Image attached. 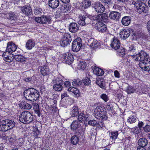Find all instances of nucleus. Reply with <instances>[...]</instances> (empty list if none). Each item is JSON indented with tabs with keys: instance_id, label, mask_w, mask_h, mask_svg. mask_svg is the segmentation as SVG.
<instances>
[{
	"instance_id": "obj_11",
	"label": "nucleus",
	"mask_w": 150,
	"mask_h": 150,
	"mask_svg": "<svg viewBox=\"0 0 150 150\" xmlns=\"http://www.w3.org/2000/svg\"><path fill=\"white\" fill-rule=\"evenodd\" d=\"M51 19L50 16L43 15L40 17H36L35 18V20L38 23L45 24L47 22H50Z\"/></svg>"
},
{
	"instance_id": "obj_14",
	"label": "nucleus",
	"mask_w": 150,
	"mask_h": 150,
	"mask_svg": "<svg viewBox=\"0 0 150 150\" xmlns=\"http://www.w3.org/2000/svg\"><path fill=\"white\" fill-rule=\"evenodd\" d=\"M21 12L27 16H31L32 12L31 8L30 6H26L20 7Z\"/></svg>"
},
{
	"instance_id": "obj_36",
	"label": "nucleus",
	"mask_w": 150,
	"mask_h": 150,
	"mask_svg": "<svg viewBox=\"0 0 150 150\" xmlns=\"http://www.w3.org/2000/svg\"><path fill=\"white\" fill-rule=\"evenodd\" d=\"M79 141V137L76 135L73 136L71 138V143L73 145L76 144Z\"/></svg>"
},
{
	"instance_id": "obj_17",
	"label": "nucleus",
	"mask_w": 150,
	"mask_h": 150,
	"mask_svg": "<svg viewBox=\"0 0 150 150\" xmlns=\"http://www.w3.org/2000/svg\"><path fill=\"white\" fill-rule=\"evenodd\" d=\"M120 45L119 40L116 38H114L110 44L112 47L115 50L118 49Z\"/></svg>"
},
{
	"instance_id": "obj_21",
	"label": "nucleus",
	"mask_w": 150,
	"mask_h": 150,
	"mask_svg": "<svg viewBox=\"0 0 150 150\" xmlns=\"http://www.w3.org/2000/svg\"><path fill=\"white\" fill-rule=\"evenodd\" d=\"M49 6L52 8H56L59 5V0H49Z\"/></svg>"
},
{
	"instance_id": "obj_13",
	"label": "nucleus",
	"mask_w": 150,
	"mask_h": 150,
	"mask_svg": "<svg viewBox=\"0 0 150 150\" xmlns=\"http://www.w3.org/2000/svg\"><path fill=\"white\" fill-rule=\"evenodd\" d=\"M95 10L98 13H102L105 10L104 6L99 2H95L92 4Z\"/></svg>"
},
{
	"instance_id": "obj_53",
	"label": "nucleus",
	"mask_w": 150,
	"mask_h": 150,
	"mask_svg": "<svg viewBox=\"0 0 150 150\" xmlns=\"http://www.w3.org/2000/svg\"><path fill=\"white\" fill-rule=\"evenodd\" d=\"M144 131L146 132H150V125H146L144 128Z\"/></svg>"
},
{
	"instance_id": "obj_48",
	"label": "nucleus",
	"mask_w": 150,
	"mask_h": 150,
	"mask_svg": "<svg viewBox=\"0 0 150 150\" xmlns=\"http://www.w3.org/2000/svg\"><path fill=\"white\" fill-rule=\"evenodd\" d=\"M112 104L113 103L111 102L108 103H107L106 108L108 111H110L112 110Z\"/></svg>"
},
{
	"instance_id": "obj_4",
	"label": "nucleus",
	"mask_w": 150,
	"mask_h": 150,
	"mask_svg": "<svg viewBox=\"0 0 150 150\" xmlns=\"http://www.w3.org/2000/svg\"><path fill=\"white\" fill-rule=\"evenodd\" d=\"M132 7L139 14L146 13L148 11V7L143 2L139 0L133 1L132 2Z\"/></svg>"
},
{
	"instance_id": "obj_24",
	"label": "nucleus",
	"mask_w": 150,
	"mask_h": 150,
	"mask_svg": "<svg viewBox=\"0 0 150 150\" xmlns=\"http://www.w3.org/2000/svg\"><path fill=\"white\" fill-rule=\"evenodd\" d=\"M93 71L94 74L98 76H102L104 73L102 69L96 67L93 68Z\"/></svg>"
},
{
	"instance_id": "obj_43",
	"label": "nucleus",
	"mask_w": 150,
	"mask_h": 150,
	"mask_svg": "<svg viewBox=\"0 0 150 150\" xmlns=\"http://www.w3.org/2000/svg\"><path fill=\"white\" fill-rule=\"evenodd\" d=\"M91 5V2L89 0H85L83 2V7L86 8L89 7Z\"/></svg>"
},
{
	"instance_id": "obj_37",
	"label": "nucleus",
	"mask_w": 150,
	"mask_h": 150,
	"mask_svg": "<svg viewBox=\"0 0 150 150\" xmlns=\"http://www.w3.org/2000/svg\"><path fill=\"white\" fill-rule=\"evenodd\" d=\"M105 82L103 78H99L96 81V84L101 88L104 87Z\"/></svg>"
},
{
	"instance_id": "obj_55",
	"label": "nucleus",
	"mask_w": 150,
	"mask_h": 150,
	"mask_svg": "<svg viewBox=\"0 0 150 150\" xmlns=\"http://www.w3.org/2000/svg\"><path fill=\"white\" fill-rule=\"evenodd\" d=\"M112 0H100L102 2L108 4L112 2Z\"/></svg>"
},
{
	"instance_id": "obj_41",
	"label": "nucleus",
	"mask_w": 150,
	"mask_h": 150,
	"mask_svg": "<svg viewBox=\"0 0 150 150\" xmlns=\"http://www.w3.org/2000/svg\"><path fill=\"white\" fill-rule=\"evenodd\" d=\"M68 91L73 93L75 95H76L79 94V91L76 88L74 87H70L68 88Z\"/></svg>"
},
{
	"instance_id": "obj_18",
	"label": "nucleus",
	"mask_w": 150,
	"mask_h": 150,
	"mask_svg": "<svg viewBox=\"0 0 150 150\" xmlns=\"http://www.w3.org/2000/svg\"><path fill=\"white\" fill-rule=\"evenodd\" d=\"M120 16V13L117 11L111 12L109 15V17L111 19L116 21H118Z\"/></svg>"
},
{
	"instance_id": "obj_49",
	"label": "nucleus",
	"mask_w": 150,
	"mask_h": 150,
	"mask_svg": "<svg viewBox=\"0 0 150 150\" xmlns=\"http://www.w3.org/2000/svg\"><path fill=\"white\" fill-rule=\"evenodd\" d=\"M100 14L98 15V16H92L91 19L92 20H93L94 21H100Z\"/></svg>"
},
{
	"instance_id": "obj_20",
	"label": "nucleus",
	"mask_w": 150,
	"mask_h": 150,
	"mask_svg": "<svg viewBox=\"0 0 150 150\" xmlns=\"http://www.w3.org/2000/svg\"><path fill=\"white\" fill-rule=\"evenodd\" d=\"M69 29L70 32L72 33H76L79 29V25L76 23H71L69 25Z\"/></svg>"
},
{
	"instance_id": "obj_1",
	"label": "nucleus",
	"mask_w": 150,
	"mask_h": 150,
	"mask_svg": "<svg viewBox=\"0 0 150 150\" xmlns=\"http://www.w3.org/2000/svg\"><path fill=\"white\" fill-rule=\"evenodd\" d=\"M132 55L133 59L136 61H139V65L142 69L145 71H150V61L149 56L145 52L141 51L138 54V52Z\"/></svg>"
},
{
	"instance_id": "obj_19",
	"label": "nucleus",
	"mask_w": 150,
	"mask_h": 150,
	"mask_svg": "<svg viewBox=\"0 0 150 150\" xmlns=\"http://www.w3.org/2000/svg\"><path fill=\"white\" fill-rule=\"evenodd\" d=\"M7 44L6 51L8 52H12L16 50L17 47L12 42H9Z\"/></svg>"
},
{
	"instance_id": "obj_7",
	"label": "nucleus",
	"mask_w": 150,
	"mask_h": 150,
	"mask_svg": "<svg viewBox=\"0 0 150 150\" xmlns=\"http://www.w3.org/2000/svg\"><path fill=\"white\" fill-rule=\"evenodd\" d=\"M95 28L98 31L104 34H108L109 33L106 26L101 21L98 22L95 25Z\"/></svg>"
},
{
	"instance_id": "obj_60",
	"label": "nucleus",
	"mask_w": 150,
	"mask_h": 150,
	"mask_svg": "<svg viewBox=\"0 0 150 150\" xmlns=\"http://www.w3.org/2000/svg\"><path fill=\"white\" fill-rule=\"evenodd\" d=\"M114 75L116 77L118 78L119 77V74L117 71H115L114 72Z\"/></svg>"
},
{
	"instance_id": "obj_15",
	"label": "nucleus",
	"mask_w": 150,
	"mask_h": 150,
	"mask_svg": "<svg viewBox=\"0 0 150 150\" xmlns=\"http://www.w3.org/2000/svg\"><path fill=\"white\" fill-rule=\"evenodd\" d=\"M88 44L91 48L94 49L100 47V45L99 42L93 38L90 39L88 40Z\"/></svg>"
},
{
	"instance_id": "obj_46",
	"label": "nucleus",
	"mask_w": 150,
	"mask_h": 150,
	"mask_svg": "<svg viewBox=\"0 0 150 150\" xmlns=\"http://www.w3.org/2000/svg\"><path fill=\"white\" fill-rule=\"evenodd\" d=\"M42 10L40 8H36L34 11V14L35 15H38L42 14Z\"/></svg>"
},
{
	"instance_id": "obj_31",
	"label": "nucleus",
	"mask_w": 150,
	"mask_h": 150,
	"mask_svg": "<svg viewBox=\"0 0 150 150\" xmlns=\"http://www.w3.org/2000/svg\"><path fill=\"white\" fill-rule=\"evenodd\" d=\"M14 58L16 61L21 62H25L26 61L27 58L21 55H17L14 56Z\"/></svg>"
},
{
	"instance_id": "obj_57",
	"label": "nucleus",
	"mask_w": 150,
	"mask_h": 150,
	"mask_svg": "<svg viewBox=\"0 0 150 150\" xmlns=\"http://www.w3.org/2000/svg\"><path fill=\"white\" fill-rule=\"evenodd\" d=\"M132 122L134 123L137 121V117L134 115H132Z\"/></svg>"
},
{
	"instance_id": "obj_25",
	"label": "nucleus",
	"mask_w": 150,
	"mask_h": 150,
	"mask_svg": "<svg viewBox=\"0 0 150 150\" xmlns=\"http://www.w3.org/2000/svg\"><path fill=\"white\" fill-rule=\"evenodd\" d=\"M79 112V110L77 106H74L71 109L70 114L72 117L77 116Z\"/></svg>"
},
{
	"instance_id": "obj_42",
	"label": "nucleus",
	"mask_w": 150,
	"mask_h": 150,
	"mask_svg": "<svg viewBox=\"0 0 150 150\" xmlns=\"http://www.w3.org/2000/svg\"><path fill=\"white\" fill-rule=\"evenodd\" d=\"M22 105L23 106V108L25 109H30L32 107L31 104L25 102H24L22 103Z\"/></svg>"
},
{
	"instance_id": "obj_44",
	"label": "nucleus",
	"mask_w": 150,
	"mask_h": 150,
	"mask_svg": "<svg viewBox=\"0 0 150 150\" xmlns=\"http://www.w3.org/2000/svg\"><path fill=\"white\" fill-rule=\"evenodd\" d=\"M79 66L80 68L84 70L86 66V62L83 61L79 62Z\"/></svg>"
},
{
	"instance_id": "obj_47",
	"label": "nucleus",
	"mask_w": 150,
	"mask_h": 150,
	"mask_svg": "<svg viewBox=\"0 0 150 150\" xmlns=\"http://www.w3.org/2000/svg\"><path fill=\"white\" fill-rule=\"evenodd\" d=\"M88 124L93 126H96L97 124V121L94 120H90L88 121Z\"/></svg>"
},
{
	"instance_id": "obj_62",
	"label": "nucleus",
	"mask_w": 150,
	"mask_h": 150,
	"mask_svg": "<svg viewBox=\"0 0 150 150\" xmlns=\"http://www.w3.org/2000/svg\"><path fill=\"white\" fill-rule=\"evenodd\" d=\"M147 27L149 31H150V21L147 23Z\"/></svg>"
},
{
	"instance_id": "obj_38",
	"label": "nucleus",
	"mask_w": 150,
	"mask_h": 150,
	"mask_svg": "<svg viewBox=\"0 0 150 150\" xmlns=\"http://www.w3.org/2000/svg\"><path fill=\"white\" fill-rule=\"evenodd\" d=\"M118 135V132L117 131H114L111 132L110 133V139L112 140H115L117 138Z\"/></svg>"
},
{
	"instance_id": "obj_40",
	"label": "nucleus",
	"mask_w": 150,
	"mask_h": 150,
	"mask_svg": "<svg viewBox=\"0 0 150 150\" xmlns=\"http://www.w3.org/2000/svg\"><path fill=\"white\" fill-rule=\"evenodd\" d=\"M117 51V53L120 55L122 57H123L125 54V49L122 47L118 48Z\"/></svg>"
},
{
	"instance_id": "obj_16",
	"label": "nucleus",
	"mask_w": 150,
	"mask_h": 150,
	"mask_svg": "<svg viewBox=\"0 0 150 150\" xmlns=\"http://www.w3.org/2000/svg\"><path fill=\"white\" fill-rule=\"evenodd\" d=\"M130 31L126 29H122L120 33V38L124 40L126 39L130 35Z\"/></svg>"
},
{
	"instance_id": "obj_51",
	"label": "nucleus",
	"mask_w": 150,
	"mask_h": 150,
	"mask_svg": "<svg viewBox=\"0 0 150 150\" xmlns=\"http://www.w3.org/2000/svg\"><path fill=\"white\" fill-rule=\"evenodd\" d=\"M101 98L105 102H106L109 100V98L108 96L105 94H103L100 96Z\"/></svg>"
},
{
	"instance_id": "obj_2",
	"label": "nucleus",
	"mask_w": 150,
	"mask_h": 150,
	"mask_svg": "<svg viewBox=\"0 0 150 150\" xmlns=\"http://www.w3.org/2000/svg\"><path fill=\"white\" fill-rule=\"evenodd\" d=\"M23 94L26 99L30 101L36 100L39 96L38 91L33 88H30L25 90Z\"/></svg>"
},
{
	"instance_id": "obj_34",
	"label": "nucleus",
	"mask_w": 150,
	"mask_h": 150,
	"mask_svg": "<svg viewBox=\"0 0 150 150\" xmlns=\"http://www.w3.org/2000/svg\"><path fill=\"white\" fill-rule=\"evenodd\" d=\"M78 119L81 122L83 121H88L87 119L88 117L87 116L85 115L83 113L81 112L78 114Z\"/></svg>"
},
{
	"instance_id": "obj_28",
	"label": "nucleus",
	"mask_w": 150,
	"mask_h": 150,
	"mask_svg": "<svg viewBox=\"0 0 150 150\" xmlns=\"http://www.w3.org/2000/svg\"><path fill=\"white\" fill-rule=\"evenodd\" d=\"M148 143L147 140L144 138L140 139L138 142V144L141 147H144L146 146Z\"/></svg>"
},
{
	"instance_id": "obj_27",
	"label": "nucleus",
	"mask_w": 150,
	"mask_h": 150,
	"mask_svg": "<svg viewBox=\"0 0 150 150\" xmlns=\"http://www.w3.org/2000/svg\"><path fill=\"white\" fill-rule=\"evenodd\" d=\"M121 22L123 25H128L131 22V17L128 16L124 17L122 19Z\"/></svg>"
},
{
	"instance_id": "obj_52",
	"label": "nucleus",
	"mask_w": 150,
	"mask_h": 150,
	"mask_svg": "<svg viewBox=\"0 0 150 150\" xmlns=\"http://www.w3.org/2000/svg\"><path fill=\"white\" fill-rule=\"evenodd\" d=\"M72 84L74 86H76L80 85L81 83L78 79V80H74V81L72 82Z\"/></svg>"
},
{
	"instance_id": "obj_61",
	"label": "nucleus",
	"mask_w": 150,
	"mask_h": 150,
	"mask_svg": "<svg viewBox=\"0 0 150 150\" xmlns=\"http://www.w3.org/2000/svg\"><path fill=\"white\" fill-rule=\"evenodd\" d=\"M67 96V95L66 93H64L63 94H62L61 95V98L63 99L65 97Z\"/></svg>"
},
{
	"instance_id": "obj_63",
	"label": "nucleus",
	"mask_w": 150,
	"mask_h": 150,
	"mask_svg": "<svg viewBox=\"0 0 150 150\" xmlns=\"http://www.w3.org/2000/svg\"><path fill=\"white\" fill-rule=\"evenodd\" d=\"M143 125H144V123H143V122H139V123L138 124V125L139 126L138 127H139L140 128L141 127H142L143 126Z\"/></svg>"
},
{
	"instance_id": "obj_10",
	"label": "nucleus",
	"mask_w": 150,
	"mask_h": 150,
	"mask_svg": "<svg viewBox=\"0 0 150 150\" xmlns=\"http://www.w3.org/2000/svg\"><path fill=\"white\" fill-rule=\"evenodd\" d=\"M53 89L55 91H60L63 88L62 85L63 83V81L60 79H58L56 80H53L52 81Z\"/></svg>"
},
{
	"instance_id": "obj_58",
	"label": "nucleus",
	"mask_w": 150,
	"mask_h": 150,
	"mask_svg": "<svg viewBox=\"0 0 150 150\" xmlns=\"http://www.w3.org/2000/svg\"><path fill=\"white\" fill-rule=\"evenodd\" d=\"M32 80V78L30 77L25 78L24 80L27 82H30Z\"/></svg>"
},
{
	"instance_id": "obj_6",
	"label": "nucleus",
	"mask_w": 150,
	"mask_h": 150,
	"mask_svg": "<svg viewBox=\"0 0 150 150\" xmlns=\"http://www.w3.org/2000/svg\"><path fill=\"white\" fill-rule=\"evenodd\" d=\"M0 131L6 132L12 129L15 125V123L9 120H3L0 121Z\"/></svg>"
},
{
	"instance_id": "obj_33",
	"label": "nucleus",
	"mask_w": 150,
	"mask_h": 150,
	"mask_svg": "<svg viewBox=\"0 0 150 150\" xmlns=\"http://www.w3.org/2000/svg\"><path fill=\"white\" fill-rule=\"evenodd\" d=\"M8 18L11 20H15L18 16V14L10 12L7 14Z\"/></svg>"
},
{
	"instance_id": "obj_30",
	"label": "nucleus",
	"mask_w": 150,
	"mask_h": 150,
	"mask_svg": "<svg viewBox=\"0 0 150 150\" xmlns=\"http://www.w3.org/2000/svg\"><path fill=\"white\" fill-rule=\"evenodd\" d=\"M6 53H4L3 54V57L4 58V60L8 62H10L13 60V59L14 58L13 55L12 54H10L9 56H6L5 54Z\"/></svg>"
},
{
	"instance_id": "obj_9",
	"label": "nucleus",
	"mask_w": 150,
	"mask_h": 150,
	"mask_svg": "<svg viewBox=\"0 0 150 150\" xmlns=\"http://www.w3.org/2000/svg\"><path fill=\"white\" fill-rule=\"evenodd\" d=\"M71 41V38L70 35L68 33H64L62 37L61 45L65 47L69 44Z\"/></svg>"
},
{
	"instance_id": "obj_23",
	"label": "nucleus",
	"mask_w": 150,
	"mask_h": 150,
	"mask_svg": "<svg viewBox=\"0 0 150 150\" xmlns=\"http://www.w3.org/2000/svg\"><path fill=\"white\" fill-rule=\"evenodd\" d=\"M35 45V42L32 39L28 40L25 44V47L28 50H31Z\"/></svg>"
},
{
	"instance_id": "obj_26",
	"label": "nucleus",
	"mask_w": 150,
	"mask_h": 150,
	"mask_svg": "<svg viewBox=\"0 0 150 150\" xmlns=\"http://www.w3.org/2000/svg\"><path fill=\"white\" fill-rule=\"evenodd\" d=\"M40 72L43 76L47 75L50 73V69L47 66L41 67L40 68Z\"/></svg>"
},
{
	"instance_id": "obj_64",
	"label": "nucleus",
	"mask_w": 150,
	"mask_h": 150,
	"mask_svg": "<svg viewBox=\"0 0 150 150\" xmlns=\"http://www.w3.org/2000/svg\"><path fill=\"white\" fill-rule=\"evenodd\" d=\"M127 92L128 94H130L131 93V88L130 87H129L128 88L127 90Z\"/></svg>"
},
{
	"instance_id": "obj_3",
	"label": "nucleus",
	"mask_w": 150,
	"mask_h": 150,
	"mask_svg": "<svg viewBox=\"0 0 150 150\" xmlns=\"http://www.w3.org/2000/svg\"><path fill=\"white\" fill-rule=\"evenodd\" d=\"M94 115L96 118L103 120L107 119V112L105 108L103 106H97L94 110Z\"/></svg>"
},
{
	"instance_id": "obj_12",
	"label": "nucleus",
	"mask_w": 150,
	"mask_h": 150,
	"mask_svg": "<svg viewBox=\"0 0 150 150\" xmlns=\"http://www.w3.org/2000/svg\"><path fill=\"white\" fill-rule=\"evenodd\" d=\"M63 62L68 64H71L74 61L73 55L71 53L64 54L62 58Z\"/></svg>"
},
{
	"instance_id": "obj_29",
	"label": "nucleus",
	"mask_w": 150,
	"mask_h": 150,
	"mask_svg": "<svg viewBox=\"0 0 150 150\" xmlns=\"http://www.w3.org/2000/svg\"><path fill=\"white\" fill-rule=\"evenodd\" d=\"M80 126L79 122L77 121H74L71 124V129L73 131L76 130L79 128Z\"/></svg>"
},
{
	"instance_id": "obj_5",
	"label": "nucleus",
	"mask_w": 150,
	"mask_h": 150,
	"mask_svg": "<svg viewBox=\"0 0 150 150\" xmlns=\"http://www.w3.org/2000/svg\"><path fill=\"white\" fill-rule=\"evenodd\" d=\"M33 116L30 112L25 111L22 112L19 117L20 122L24 124H29L33 120Z\"/></svg>"
},
{
	"instance_id": "obj_54",
	"label": "nucleus",
	"mask_w": 150,
	"mask_h": 150,
	"mask_svg": "<svg viewBox=\"0 0 150 150\" xmlns=\"http://www.w3.org/2000/svg\"><path fill=\"white\" fill-rule=\"evenodd\" d=\"M33 131L36 133V135H38L40 132V131L38 130V127L35 126L34 127Z\"/></svg>"
},
{
	"instance_id": "obj_45",
	"label": "nucleus",
	"mask_w": 150,
	"mask_h": 150,
	"mask_svg": "<svg viewBox=\"0 0 150 150\" xmlns=\"http://www.w3.org/2000/svg\"><path fill=\"white\" fill-rule=\"evenodd\" d=\"M83 82L84 84L86 86H89L91 83V81L90 80V79L87 77L85 78L83 80Z\"/></svg>"
},
{
	"instance_id": "obj_39",
	"label": "nucleus",
	"mask_w": 150,
	"mask_h": 150,
	"mask_svg": "<svg viewBox=\"0 0 150 150\" xmlns=\"http://www.w3.org/2000/svg\"><path fill=\"white\" fill-rule=\"evenodd\" d=\"M100 21H103L104 22H106L108 18V16L107 14L104 13L100 14Z\"/></svg>"
},
{
	"instance_id": "obj_59",
	"label": "nucleus",
	"mask_w": 150,
	"mask_h": 150,
	"mask_svg": "<svg viewBox=\"0 0 150 150\" xmlns=\"http://www.w3.org/2000/svg\"><path fill=\"white\" fill-rule=\"evenodd\" d=\"M64 85L66 87H69L71 85V83L68 81H66L64 83Z\"/></svg>"
},
{
	"instance_id": "obj_22",
	"label": "nucleus",
	"mask_w": 150,
	"mask_h": 150,
	"mask_svg": "<svg viewBox=\"0 0 150 150\" xmlns=\"http://www.w3.org/2000/svg\"><path fill=\"white\" fill-rule=\"evenodd\" d=\"M79 23L81 25H84L88 24L86 21L89 19L85 16L84 15H80L79 16Z\"/></svg>"
},
{
	"instance_id": "obj_8",
	"label": "nucleus",
	"mask_w": 150,
	"mask_h": 150,
	"mask_svg": "<svg viewBox=\"0 0 150 150\" xmlns=\"http://www.w3.org/2000/svg\"><path fill=\"white\" fill-rule=\"evenodd\" d=\"M81 46V39L79 37L75 39L72 43V50L74 52H77L80 50Z\"/></svg>"
},
{
	"instance_id": "obj_35",
	"label": "nucleus",
	"mask_w": 150,
	"mask_h": 150,
	"mask_svg": "<svg viewBox=\"0 0 150 150\" xmlns=\"http://www.w3.org/2000/svg\"><path fill=\"white\" fill-rule=\"evenodd\" d=\"M71 7L69 6L64 5V6H61L59 7L61 11L63 13L68 12L70 11Z\"/></svg>"
},
{
	"instance_id": "obj_56",
	"label": "nucleus",
	"mask_w": 150,
	"mask_h": 150,
	"mask_svg": "<svg viewBox=\"0 0 150 150\" xmlns=\"http://www.w3.org/2000/svg\"><path fill=\"white\" fill-rule=\"evenodd\" d=\"M104 126V124L102 122H97L96 126L98 127H100L102 128Z\"/></svg>"
},
{
	"instance_id": "obj_32",
	"label": "nucleus",
	"mask_w": 150,
	"mask_h": 150,
	"mask_svg": "<svg viewBox=\"0 0 150 150\" xmlns=\"http://www.w3.org/2000/svg\"><path fill=\"white\" fill-rule=\"evenodd\" d=\"M33 105V108L35 113L37 114V115L39 117L40 115V112L39 105L36 103H34Z\"/></svg>"
},
{
	"instance_id": "obj_50",
	"label": "nucleus",
	"mask_w": 150,
	"mask_h": 150,
	"mask_svg": "<svg viewBox=\"0 0 150 150\" xmlns=\"http://www.w3.org/2000/svg\"><path fill=\"white\" fill-rule=\"evenodd\" d=\"M140 131V129L139 127H136L132 129V131L134 133L136 134L138 133Z\"/></svg>"
}]
</instances>
